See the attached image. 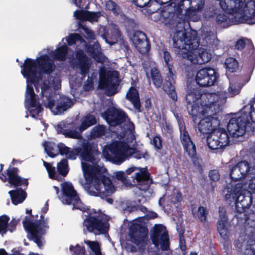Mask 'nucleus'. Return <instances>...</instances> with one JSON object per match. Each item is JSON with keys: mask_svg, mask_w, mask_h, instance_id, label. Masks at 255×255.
I'll return each instance as SVG.
<instances>
[{"mask_svg": "<svg viewBox=\"0 0 255 255\" xmlns=\"http://www.w3.org/2000/svg\"><path fill=\"white\" fill-rule=\"evenodd\" d=\"M122 34L121 31L118 28H114L111 30L110 33L105 32L102 35V37L106 42L110 45H113L117 43L119 40H122V45L121 47L125 48L128 51L130 50L128 42L125 41L123 38H121Z\"/></svg>", "mask_w": 255, "mask_h": 255, "instance_id": "nucleus-27", "label": "nucleus"}, {"mask_svg": "<svg viewBox=\"0 0 255 255\" xmlns=\"http://www.w3.org/2000/svg\"><path fill=\"white\" fill-rule=\"evenodd\" d=\"M109 150L112 155V159L114 162L121 164L125 161V155L118 146L112 145Z\"/></svg>", "mask_w": 255, "mask_h": 255, "instance_id": "nucleus-34", "label": "nucleus"}, {"mask_svg": "<svg viewBox=\"0 0 255 255\" xmlns=\"http://www.w3.org/2000/svg\"><path fill=\"white\" fill-rule=\"evenodd\" d=\"M162 51L163 54V57L165 63V67L167 68L168 71L170 72L172 75L173 73L176 74V72L173 64V58L170 53L165 48H163Z\"/></svg>", "mask_w": 255, "mask_h": 255, "instance_id": "nucleus-35", "label": "nucleus"}, {"mask_svg": "<svg viewBox=\"0 0 255 255\" xmlns=\"http://www.w3.org/2000/svg\"><path fill=\"white\" fill-rule=\"evenodd\" d=\"M204 112L208 115V118L211 127L213 130L219 128L220 122L223 118V112L218 100H215L214 103L210 104L203 109Z\"/></svg>", "mask_w": 255, "mask_h": 255, "instance_id": "nucleus-16", "label": "nucleus"}, {"mask_svg": "<svg viewBox=\"0 0 255 255\" xmlns=\"http://www.w3.org/2000/svg\"><path fill=\"white\" fill-rule=\"evenodd\" d=\"M118 78V76H115L113 72H109L106 76L100 79L99 85L101 88L106 90L107 96H111L116 94L114 91L117 87L115 81H117Z\"/></svg>", "mask_w": 255, "mask_h": 255, "instance_id": "nucleus-26", "label": "nucleus"}, {"mask_svg": "<svg viewBox=\"0 0 255 255\" xmlns=\"http://www.w3.org/2000/svg\"><path fill=\"white\" fill-rule=\"evenodd\" d=\"M254 111L253 105L245 106L241 113L235 114V116L231 118L227 125V130L221 128L213 130L212 132L220 140L221 147L225 149L230 144V136L237 138L245 133L247 127L251 125L252 114Z\"/></svg>", "mask_w": 255, "mask_h": 255, "instance_id": "nucleus-2", "label": "nucleus"}, {"mask_svg": "<svg viewBox=\"0 0 255 255\" xmlns=\"http://www.w3.org/2000/svg\"><path fill=\"white\" fill-rule=\"evenodd\" d=\"M245 255H255V240H249L247 242Z\"/></svg>", "mask_w": 255, "mask_h": 255, "instance_id": "nucleus-52", "label": "nucleus"}, {"mask_svg": "<svg viewBox=\"0 0 255 255\" xmlns=\"http://www.w3.org/2000/svg\"><path fill=\"white\" fill-rule=\"evenodd\" d=\"M22 179L24 180L21 182L20 185L17 186L10 185V187L15 188L8 192L11 202L14 205L22 203L27 197L25 190L27 189L29 185L28 179L23 177Z\"/></svg>", "mask_w": 255, "mask_h": 255, "instance_id": "nucleus-20", "label": "nucleus"}, {"mask_svg": "<svg viewBox=\"0 0 255 255\" xmlns=\"http://www.w3.org/2000/svg\"><path fill=\"white\" fill-rule=\"evenodd\" d=\"M40 97L42 105L55 115L63 114L74 104L72 99L66 96L61 95L57 98L55 92L46 81H43L41 86Z\"/></svg>", "mask_w": 255, "mask_h": 255, "instance_id": "nucleus-5", "label": "nucleus"}, {"mask_svg": "<svg viewBox=\"0 0 255 255\" xmlns=\"http://www.w3.org/2000/svg\"><path fill=\"white\" fill-rule=\"evenodd\" d=\"M185 100L186 101V108L189 114L192 117H196L199 113V107L196 103L197 101V98L193 97L192 95V93H190L188 90L186 95Z\"/></svg>", "mask_w": 255, "mask_h": 255, "instance_id": "nucleus-29", "label": "nucleus"}, {"mask_svg": "<svg viewBox=\"0 0 255 255\" xmlns=\"http://www.w3.org/2000/svg\"><path fill=\"white\" fill-rule=\"evenodd\" d=\"M85 47L86 51L96 62H104L105 56L100 51L101 47L98 42H94L93 44H86Z\"/></svg>", "mask_w": 255, "mask_h": 255, "instance_id": "nucleus-28", "label": "nucleus"}, {"mask_svg": "<svg viewBox=\"0 0 255 255\" xmlns=\"http://www.w3.org/2000/svg\"><path fill=\"white\" fill-rule=\"evenodd\" d=\"M227 72L234 73L239 69L238 61L233 57H229L226 59L225 62Z\"/></svg>", "mask_w": 255, "mask_h": 255, "instance_id": "nucleus-42", "label": "nucleus"}, {"mask_svg": "<svg viewBox=\"0 0 255 255\" xmlns=\"http://www.w3.org/2000/svg\"><path fill=\"white\" fill-rule=\"evenodd\" d=\"M84 243L88 246L93 253L101 248L99 243L96 241L84 240Z\"/></svg>", "mask_w": 255, "mask_h": 255, "instance_id": "nucleus-56", "label": "nucleus"}, {"mask_svg": "<svg viewBox=\"0 0 255 255\" xmlns=\"http://www.w3.org/2000/svg\"><path fill=\"white\" fill-rule=\"evenodd\" d=\"M33 84L27 83L25 95V102L27 104L30 102L32 106H33L35 100H38V96L34 93Z\"/></svg>", "mask_w": 255, "mask_h": 255, "instance_id": "nucleus-37", "label": "nucleus"}, {"mask_svg": "<svg viewBox=\"0 0 255 255\" xmlns=\"http://www.w3.org/2000/svg\"><path fill=\"white\" fill-rule=\"evenodd\" d=\"M209 177L211 180L216 182L220 179V174L217 170L213 169L209 171Z\"/></svg>", "mask_w": 255, "mask_h": 255, "instance_id": "nucleus-61", "label": "nucleus"}, {"mask_svg": "<svg viewBox=\"0 0 255 255\" xmlns=\"http://www.w3.org/2000/svg\"><path fill=\"white\" fill-rule=\"evenodd\" d=\"M136 6L139 7H145L144 9L148 15L156 13L158 10L155 21H160L165 25H181V30H176L173 37V45L174 48L178 49V54L183 59H185L191 63H196L193 51L199 46V41L197 32L195 30L191 29L186 31L184 27L186 22L194 15L203 9L205 1H189V7L183 13L184 9V1H147L143 5L138 4V1H131Z\"/></svg>", "mask_w": 255, "mask_h": 255, "instance_id": "nucleus-1", "label": "nucleus"}, {"mask_svg": "<svg viewBox=\"0 0 255 255\" xmlns=\"http://www.w3.org/2000/svg\"><path fill=\"white\" fill-rule=\"evenodd\" d=\"M78 150L82 160L92 163L96 160L95 155L100 153L97 144L88 140H84L78 147Z\"/></svg>", "mask_w": 255, "mask_h": 255, "instance_id": "nucleus-18", "label": "nucleus"}, {"mask_svg": "<svg viewBox=\"0 0 255 255\" xmlns=\"http://www.w3.org/2000/svg\"><path fill=\"white\" fill-rule=\"evenodd\" d=\"M62 201L67 205L72 204V210H79L82 212H87L89 209L81 201L76 191L71 183L64 182L62 184Z\"/></svg>", "mask_w": 255, "mask_h": 255, "instance_id": "nucleus-9", "label": "nucleus"}, {"mask_svg": "<svg viewBox=\"0 0 255 255\" xmlns=\"http://www.w3.org/2000/svg\"><path fill=\"white\" fill-rule=\"evenodd\" d=\"M219 74L214 68L207 67L200 69L196 76V81L200 87H210L215 84Z\"/></svg>", "mask_w": 255, "mask_h": 255, "instance_id": "nucleus-14", "label": "nucleus"}, {"mask_svg": "<svg viewBox=\"0 0 255 255\" xmlns=\"http://www.w3.org/2000/svg\"><path fill=\"white\" fill-rule=\"evenodd\" d=\"M78 155H79L78 147L74 148L72 150L69 149L68 153L66 155L67 158L73 160L75 159Z\"/></svg>", "mask_w": 255, "mask_h": 255, "instance_id": "nucleus-60", "label": "nucleus"}, {"mask_svg": "<svg viewBox=\"0 0 255 255\" xmlns=\"http://www.w3.org/2000/svg\"><path fill=\"white\" fill-rule=\"evenodd\" d=\"M209 214V211L206 207L200 206L198 207L197 211V217L202 224L207 222V217Z\"/></svg>", "mask_w": 255, "mask_h": 255, "instance_id": "nucleus-46", "label": "nucleus"}, {"mask_svg": "<svg viewBox=\"0 0 255 255\" xmlns=\"http://www.w3.org/2000/svg\"><path fill=\"white\" fill-rule=\"evenodd\" d=\"M66 41L69 46L76 44L77 41H80L81 43L85 42L82 37L78 33L70 34L66 38Z\"/></svg>", "mask_w": 255, "mask_h": 255, "instance_id": "nucleus-50", "label": "nucleus"}, {"mask_svg": "<svg viewBox=\"0 0 255 255\" xmlns=\"http://www.w3.org/2000/svg\"><path fill=\"white\" fill-rule=\"evenodd\" d=\"M22 224L25 230L29 234V239L41 248L43 246L41 239L45 235L46 230L49 228L48 221L44 219V214L42 213L40 216V219L36 220L34 222L31 221L28 216H26L22 221Z\"/></svg>", "mask_w": 255, "mask_h": 255, "instance_id": "nucleus-7", "label": "nucleus"}, {"mask_svg": "<svg viewBox=\"0 0 255 255\" xmlns=\"http://www.w3.org/2000/svg\"><path fill=\"white\" fill-rule=\"evenodd\" d=\"M9 219V217L6 215L0 216V234L2 236L6 234L8 231V222Z\"/></svg>", "mask_w": 255, "mask_h": 255, "instance_id": "nucleus-49", "label": "nucleus"}, {"mask_svg": "<svg viewBox=\"0 0 255 255\" xmlns=\"http://www.w3.org/2000/svg\"><path fill=\"white\" fill-rule=\"evenodd\" d=\"M239 168L244 176V178L250 173L252 167L250 164L247 161L244 160L237 163Z\"/></svg>", "mask_w": 255, "mask_h": 255, "instance_id": "nucleus-47", "label": "nucleus"}, {"mask_svg": "<svg viewBox=\"0 0 255 255\" xmlns=\"http://www.w3.org/2000/svg\"><path fill=\"white\" fill-rule=\"evenodd\" d=\"M209 122L207 117L203 118L199 122L198 125V129L201 133L209 134L213 131V128H212V127H211V124Z\"/></svg>", "mask_w": 255, "mask_h": 255, "instance_id": "nucleus-39", "label": "nucleus"}, {"mask_svg": "<svg viewBox=\"0 0 255 255\" xmlns=\"http://www.w3.org/2000/svg\"><path fill=\"white\" fill-rule=\"evenodd\" d=\"M138 169L139 171L135 173L134 177L137 182H148L149 180H152V178H150V173L148 172L147 167H138Z\"/></svg>", "mask_w": 255, "mask_h": 255, "instance_id": "nucleus-38", "label": "nucleus"}, {"mask_svg": "<svg viewBox=\"0 0 255 255\" xmlns=\"http://www.w3.org/2000/svg\"><path fill=\"white\" fill-rule=\"evenodd\" d=\"M130 39L140 53L145 54L149 52L151 47L150 42L144 32L141 30L134 31Z\"/></svg>", "mask_w": 255, "mask_h": 255, "instance_id": "nucleus-19", "label": "nucleus"}, {"mask_svg": "<svg viewBox=\"0 0 255 255\" xmlns=\"http://www.w3.org/2000/svg\"><path fill=\"white\" fill-rule=\"evenodd\" d=\"M216 226L217 232L222 239V244L225 249L228 248L231 244L230 239L231 224L224 207L220 206L219 207V218Z\"/></svg>", "mask_w": 255, "mask_h": 255, "instance_id": "nucleus-10", "label": "nucleus"}, {"mask_svg": "<svg viewBox=\"0 0 255 255\" xmlns=\"http://www.w3.org/2000/svg\"><path fill=\"white\" fill-rule=\"evenodd\" d=\"M97 120L95 117L90 114L83 117L81 119V124L79 125V130L83 132L90 127L96 124Z\"/></svg>", "mask_w": 255, "mask_h": 255, "instance_id": "nucleus-36", "label": "nucleus"}, {"mask_svg": "<svg viewBox=\"0 0 255 255\" xmlns=\"http://www.w3.org/2000/svg\"><path fill=\"white\" fill-rule=\"evenodd\" d=\"M106 7L107 9L112 11L114 13L119 14L120 10V6L115 1H105Z\"/></svg>", "mask_w": 255, "mask_h": 255, "instance_id": "nucleus-55", "label": "nucleus"}, {"mask_svg": "<svg viewBox=\"0 0 255 255\" xmlns=\"http://www.w3.org/2000/svg\"><path fill=\"white\" fill-rule=\"evenodd\" d=\"M83 225L90 233L97 234H104L109 230V223L104 219L103 215L100 214L92 215L88 214L87 217L83 221Z\"/></svg>", "mask_w": 255, "mask_h": 255, "instance_id": "nucleus-12", "label": "nucleus"}, {"mask_svg": "<svg viewBox=\"0 0 255 255\" xmlns=\"http://www.w3.org/2000/svg\"><path fill=\"white\" fill-rule=\"evenodd\" d=\"M102 116L111 127H116L125 123L128 118L125 111L115 107L107 108L102 114Z\"/></svg>", "mask_w": 255, "mask_h": 255, "instance_id": "nucleus-15", "label": "nucleus"}, {"mask_svg": "<svg viewBox=\"0 0 255 255\" xmlns=\"http://www.w3.org/2000/svg\"><path fill=\"white\" fill-rule=\"evenodd\" d=\"M92 62L90 58L82 49H78L75 52L74 66L80 71L82 79H84L89 73Z\"/></svg>", "mask_w": 255, "mask_h": 255, "instance_id": "nucleus-22", "label": "nucleus"}, {"mask_svg": "<svg viewBox=\"0 0 255 255\" xmlns=\"http://www.w3.org/2000/svg\"><path fill=\"white\" fill-rule=\"evenodd\" d=\"M70 148L66 146L64 143L60 142L58 143V150L59 154L61 155H66L68 153Z\"/></svg>", "mask_w": 255, "mask_h": 255, "instance_id": "nucleus-63", "label": "nucleus"}, {"mask_svg": "<svg viewBox=\"0 0 255 255\" xmlns=\"http://www.w3.org/2000/svg\"><path fill=\"white\" fill-rule=\"evenodd\" d=\"M96 76L93 73L91 76H88V79L83 85L85 91H90L94 89V80Z\"/></svg>", "mask_w": 255, "mask_h": 255, "instance_id": "nucleus-53", "label": "nucleus"}, {"mask_svg": "<svg viewBox=\"0 0 255 255\" xmlns=\"http://www.w3.org/2000/svg\"><path fill=\"white\" fill-rule=\"evenodd\" d=\"M106 128L104 126L98 125L92 128L90 135L92 138L99 137L105 134Z\"/></svg>", "mask_w": 255, "mask_h": 255, "instance_id": "nucleus-45", "label": "nucleus"}, {"mask_svg": "<svg viewBox=\"0 0 255 255\" xmlns=\"http://www.w3.org/2000/svg\"><path fill=\"white\" fill-rule=\"evenodd\" d=\"M35 60L38 71L41 75V79L43 74L49 75L55 70V65L48 55H42Z\"/></svg>", "mask_w": 255, "mask_h": 255, "instance_id": "nucleus-25", "label": "nucleus"}, {"mask_svg": "<svg viewBox=\"0 0 255 255\" xmlns=\"http://www.w3.org/2000/svg\"><path fill=\"white\" fill-rule=\"evenodd\" d=\"M161 138L159 135L155 136L152 139V144L154 147L160 149L162 147Z\"/></svg>", "mask_w": 255, "mask_h": 255, "instance_id": "nucleus-64", "label": "nucleus"}, {"mask_svg": "<svg viewBox=\"0 0 255 255\" xmlns=\"http://www.w3.org/2000/svg\"><path fill=\"white\" fill-rule=\"evenodd\" d=\"M69 250L75 255H86L85 247L84 246L81 247L79 244H77L75 246L70 245Z\"/></svg>", "mask_w": 255, "mask_h": 255, "instance_id": "nucleus-54", "label": "nucleus"}, {"mask_svg": "<svg viewBox=\"0 0 255 255\" xmlns=\"http://www.w3.org/2000/svg\"><path fill=\"white\" fill-rule=\"evenodd\" d=\"M147 233V228L141 224H133L129 228V236L131 241L136 246L143 243Z\"/></svg>", "mask_w": 255, "mask_h": 255, "instance_id": "nucleus-23", "label": "nucleus"}, {"mask_svg": "<svg viewBox=\"0 0 255 255\" xmlns=\"http://www.w3.org/2000/svg\"><path fill=\"white\" fill-rule=\"evenodd\" d=\"M206 141L209 148L215 150L216 153H221L224 151V148L221 147V142L217 136H215L212 132L208 134Z\"/></svg>", "mask_w": 255, "mask_h": 255, "instance_id": "nucleus-32", "label": "nucleus"}, {"mask_svg": "<svg viewBox=\"0 0 255 255\" xmlns=\"http://www.w3.org/2000/svg\"><path fill=\"white\" fill-rule=\"evenodd\" d=\"M0 179L3 182L6 181L9 185H20L24 179L19 175V170L17 167L10 166L4 172H2L4 164H0Z\"/></svg>", "mask_w": 255, "mask_h": 255, "instance_id": "nucleus-21", "label": "nucleus"}, {"mask_svg": "<svg viewBox=\"0 0 255 255\" xmlns=\"http://www.w3.org/2000/svg\"><path fill=\"white\" fill-rule=\"evenodd\" d=\"M87 10H76L74 12L75 18L81 21H85L86 18Z\"/></svg>", "mask_w": 255, "mask_h": 255, "instance_id": "nucleus-58", "label": "nucleus"}, {"mask_svg": "<svg viewBox=\"0 0 255 255\" xmlns=\"http://www.w3.org/2000/svg\"><path fill=\"white\" fill-rule=\"evenodd\" d=\"M219 4L226 14L234 15L236 21L255 23V1H219Z\"/></svg>", "mask_w": 255, "mask_h": 255, "instance_id": "nucleus-4", "label": "nucleus"}, {"mask_svg": "<svg viewBox=\"0 0 255 255\" xmlns=\"http://www.w3.org/2000/svg\"><path fill=\"white\" fill-rule=\"evenodd\" d=\"M150 76L156 88H162L174 102L177 101V95L175 90L176 74L173 73L172 75L168 71L163 79L160 71L154 68L151 70Z\"/></svg>", "mask_w": 255, "mask_h": 255, "instance_id": "nucleus-8", "label": "nucleus"}, {"mask_svg": "<svg viewBox=\"0 0 255 255\" xmlns=\"http://www.w3.org/2000/svg\"><path fill=\"white\" fill-rule=\"evenodd\" d=\"M57 169L60 175L63 177L67 176L69 171L68 162L67 158L62 159L60 161L57 163Z\"/></svg>", "mask_w": 255, "mask_h": 255, "instance_id": "nucleus-43", "label": "nucleus"}, {"mask_svg": "<svg viewBox=\"0 0 255 255\" xmlns=\"http://www.w3.org/2000/svg\"><path fill=\"white\" fill-rule=\"evenodd\" d=\"M99 17V12H92L87 10L86 20L90 22L97 21Z\"/></svg>", "mask_w": 255, "mask_h": 255, "instance_id": "nucleus-57", "label": "nucleus"}, {"mask_svg": "<svg viewBox=\"0 0 255 255\" xmlns=\"http://www.w3.org/2000/svg\"><path fill=\"white\" fill-rule=\"evenodd\" d=\"M228 90V95L230 97H233L238 94L240 92V89L237 88L236 85L231 83H230Z\"/></svg>", "mask_w": 255, "mask_h": 255, "instance_id": "nucleus-59", "label": "nucleus"}, {"mask_svg": "<svg viewBox=\"0 0 255 255\" xmlns=\"http://www.w3.org/2000/svg\"><path fill=\"white\" fill-rule=\"evenodd\" d=\"M188 90L193 97L197 98V101L200 100V105L203 109L210 104L214 103L215 100L218 99V96L215 93H203L202 89L199 88Z\"/></svg>", "mask_w": 255, "mask_h": 255, "instance_id": "nucleus-24", "label": "nucleus"}, {"mask_svg": "<svg viewBox=\"0 0 255 255\" xmlns=\"http://www.w3.org/2000/svg\"><path fill=\"white\" fill-rule=\"evenodd\" d=\"M83 168L86 180L91 184L88 188L90 194L106 199L108 203L112 204L114 200L109 197L114 193L115 188L110 178L103 174L99 166L86 165Z\"/></svg>", "mask_w": 255, "mask_h": 255, "instance_id": "nucleus-3", "label": "nucleus"}, {"mask_svg": "<svg viewBox=\"0 0 255 255\" xmlns=\"http://www.w3.org/2000/svg\"><path fill=\"white\" fill-rule=\"evenodd\" d=\"M68 47L66 45L57 48L53 53L54 59L60 61H65L68 54Z\"/></svg>", "mask_w": 255, "mask_h": 255, "instance_id": "nucleus-40", "label": "nucleus"}, {"mask_svg": "<svg viewBox=\"0 0 255 255\" xmlns=\"http://www.w3.org/2000/svg\"><path fill=\"white\" fill-rule=\"evenodd\" d=\"M126 98L130 101L133 107L138 112H141V104L137 90L134 87H130L126 94Z\"/></svg>", "mask_w": 255, "mask_h": 255, "instance_id": "nucleus-31", "label": "nucleus"}, {"mask_svg": "<svg viewBox=\"0 0 255 255\" xmlns=\"http://www.w3.org/2000/svg\"><path fill=\"white\" fill-rule=\"evenodd\" d=\"M230 177L232 181H237L242 179H244V177L242 174L237 164L235 165L230 169Z\"/></svg>", "mask_w": 255, "mask_h": 255, "instance_id": "nucleus-44", "label": "nucleus"}, {"mask_svg": "<svg viewBox=\"0 0 255 255\" xmlns=\"http://www.w3.org/2000/svg\"><path fill=\"white\" fill-rule=\"evenodd\" d=\"M163 227L160 224L155 225L151 234L150 239L155 247L160 244L162 251H168L169 249V236L166 232H163Z\"/></svg>", "mask_w": 255, "mask_h": 255, "instance_id": "nucleus-17", "label": "nucleus"}, {"mask_svg": "<svg viewBox=\"0 0 255 255\" xmlns=\"http://www.w3.org/2000/svg\"><path fill=\"white\" fill-rule=\"evenodd\" d=\"M20 67L21 73L26 79V82L33 84L37 89L39 82L41 80V75L38 71L35 60L27 58Z\"/></svg>", "mask_w": 255, "mask_h": 255, "instance_id": "nucleus-11", "label": "nucleus"}, {"mask_svg": "<svg viewBox=\"0 0 255 255\" xmlns=\"http://www.w3.org/2000/svg\"><path fill=\"white\" fill-rule=\"evenodd\" d=\"M242 185L241 184L227 185L223 190L225 199L229 205L235 206L236 211L239 213L244 212L246 209L249 208L253 203L251 194L245 195L242 193Z\"/></svg>", "mask_w": 255, "mask_h": 255, "instance_id": "nucleus-6", "label": "nucleus"}, {"mask_svg": "<svg viewBox=\"0 0 255 255\" xmlns=\"http://www.w3.org/2000/svg\"><path fill=\"white\" fill-rule=\"evenodd\" d=\"M28 110L29 112L30 116L36 120L40 119L39 117H42V112L43 109L42 105L40 104L38 100H35L33 106H32L30 102L27 103Z\"/></svg>", "mask_w": 255, "mask_h": 255, "instance_id": "nucleus-33", "label": "nucleus"}, {"mask_svg": "<svg viewBox=\"0 0 255 255\" xmlns=\"http://www.w3.org/2000/svg\"><path fill=\"white\" fill-rule=\"evenodd\" d=\"M180 140L184 152L186 153L194 164L197 159L196 145L192 141L189 132L184 125L179 127Z\"/></svg>", "mask_w": 255, "mask_h": 255, "instance_id": "nucleus-13", "label": "nucleus"}, {"mask_svg": "<svg viewBox=\"0 0 255 255\" xmlns=\"http://www.w3.org/2000/svg\"><path fill=\"white\" fill-rule=\"evenodd\" d=\"M197 62L202 64L209 62L211 59V55L206 51H202L196 58Z\"/></svg>", "mask_w": 255, "mask_h": 255, "instance_id": "nucleus-51", "label": "nucleus"}, {"mask_svg": "<svg viewBox=\"0 0 255 255\" xmlns=\"http://www.w3.org/2000/svg\"><path fill=\"white\" fill-rule=\"evenodd\" d=\"M79 130V124L76 121L67 124V130L64 132L65 137L80 139L82 138V135Z\"/></svg>", "mask_w": 255, "mask_h": 255, "instance_id": "nucleus-30", "label": "nucleus"}, {"mask_svg": "<svg viewBox=\"0 0 255 255\" xmlns=\"http://www.w3.org/2000/svg\"><path fill=\"white\" fill-rule=\"evenodd\" d=\"M43 146L45 151L49 156L53 158L59 154L58 152V144H56L53 142L45 141Z\"/></svg>", "mask_w": 255, "mask_h": 255, "instance_id": "nucleus-41", "label": "nucleus"}, {"mask_svg": "<svg viewBox=\"0 0 255 255\" xmlns=\"http://www.w3.org/2000/svg\"><path fill=\"white\" fill-rule=\"evenodd\" d=\"M115 176L117 180L122 181L124 183H126L127 181V176L125 173L123 171L115 172Z\"/></svg>", "mask_w": 255, "mask_h": 255, "instance_id": "nucleus-62", "label": "nucleus"}, {"mask_svg": "<svg viewBox=\"0 0 255 255\" xmlns=\"http://www.w3.org/2000/svg\"><path fill=\"white\" fill-rule=\"evenodd\" d=\"M201 36L202 37V45L206 47L210 46L212 41L215 37L211 30L205 31Z\"/></svg>", "mask_w": 255, "mask_h": 255, "instance_id": "nucleus-48", "label": "nucleus"}]
</instances>
